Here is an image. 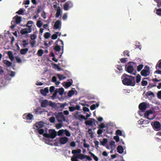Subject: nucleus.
<instances>
[{
	"instance_id": "1",
	"label": "nucleus",
	"mask_w": 161,
	"mask_h": 161,
	"mask_svg": "<svg viewBox=\"0 0 161 161\" xmlns=\"http://www.w3.org/2000/svg\"><path fill=\"white\" fill-rule=\"evenodd\" d=\"M81 150L78 149L77 150H72V153L73 154V156L71 158L72 161H80L78 159H80L81 160H83L85 158H86L89 161H92V160L91 157L87 155H84L80 154Z\"/></svg>"
},
{
	"instance_id": "2",
	"label": "nucleus",
	"mask_w": 161,
	"mask_h": 161,
	"mask_svg": "<svg viewBox=\"0 0 161 161\" xmlns=\"http://www.w3.org/2000/svg\"><path fill=\"white\" fill-rule=\"evenodd\" d=\"M123 84L128 86H134L136 85L135 77L124 74L121 77Z\"/></svg>"
},
{
	"instance_id": "3",
	"label": "nucleus",
	"mask_w": 161,
	"mask_h": 161,
	"mask_svg": "<svg viewBox=\"0 0 161 161\" xmlns=\"http://www.w3.org/2000/svg\"><path fill=\"white\" fill-rule=\"evenodd\" d=\"M22 18L21 17L19 16L18 15L15 16L13 18V20L11 22V25L10 26V28L11 29H13L15 27L17 24H19L21 21Z\"/></svg>"
},
{
	"instance_id": "4",
	"label": "nucleus",
	"mask_w": 161,
	"mask_h": 161,
	"mask_svg": "<svg viewBox=\"0 0 161 161\" xmlns=\"http://www.w3.org/2000/svg\"><path fill=\"white\" fill-rule=\"evenodd\" d=\"M131 63L133 64H135L133 62H129L125 66V70L128 73L135 74V73H133L134 70V67L132 65H131Z\"/></svg>"
},
{
	"instance_id": "5",
	"label": "nucleus",
	"mask_w": 161,
	"mask_h": 161,
	"mask_svg": "<svg viewBox=\"0 0 161 161\" xmlns=\"http://www.w3.org/2000/svg\"><path fill=\"white\" fill-rule=\"evenodd\" d=\"M49 133H44L43 136L46 138H54L57 135V132L54 130L50 129L49 130Z\"/></svg>"
},
{
	"instance_id": "6",
	"label": "nucleus",
	"mask_w": 161,
	"mask_h": 161,
	"mask_svg": "<svg viewBox=\"0 0 161 161\" xmlns=\"http://www.w3.org/2000/svg\"><path fill=\"white\" fill-rule=\"evenodd\" d=\"M151 125L155 130L158 131L161 130V124L159 122L155 121L151 123Z\"/></svg>"
},
{
	"instance_id": "7",
	"label": "nucleus",
	"mask_w": 161,
	"mask_h": 161,
	"mask_svg": "<svg viewBox=\"0 0 161 161\" xmlns=\"http://www.w3.org/2000/svg\"><path fill=\"white\" fill-rule=\"evenodd\" d=\"M53 7L55 10L56 11L55 17L58 18L62 14V11L60 6L57 4L54 5Z\"/></svg>"
},
{
	"instance_id": "8",
	"label": "nucleus",
	"mask_w": 161,
	"mask_h": 161,
	"mask_svg": "<svg viewBox=\"0 0 161 161\" xmlns=\"http://www.w3.org/2000/svg\"><path fill=\"white\" fill-rule=\"evenodd\" d=\"M55 116L58 122H62L65 121V117L62 112H58Z\"/></svg>"
},
{
	"instance_id": "9",
	"label": "nucleus",
	"mask_w": 161,
	"mask_h": 161,
	"mask_svg": "<svg viewBox=\"0 0 161 161\" xmlns=\"http://www.w3.org/2000/svg\"><path fill=\"white\" fill-rule=\"evenodd\" d=\"M149 67L146 65L144 67V69L142 70L141 72V75L144 76H147L150 74Z\"/></svg>"
},
{
	"instance_id": "10",
	"label": "nucleus",
	"mask_w": 161,
	"mask_h": 161,
	"mask_svg": "<svg viewBox=\"0 0 161 161\" xmlns=\"http://www.w3.org/2000/svg\"><path fill=\"white\" fill-rule=\"evenodd\" d=\"M78 112H76L74 115V117L77 119L82 121L83 119L86 120L87 118H86L82 114H78Z\"/></svg>"
},
{
	"instance_id": "11",
	"label": "nucleus",
	"mask_w": 161,
	"mask_h": 161,
	"mask_svg": "<svg viewBox=\"0 0 161 161\" xmlns=\"http://www.w3.org/2000/svg\"><path fill=\"white\" fill-rule=\"evenodd\" d=\"M23 117L24 119L27 120H32L34 118L33 115L31 113H28V114H23Z\"/></svg>"
},
{
	"instance_id": "12",
	"label": "nucleus",
	"mask_w": 161,
	"mask_h": 161,
	"mask_svg": "<svg viewBox=\"0 0 161 161\" xmlns=\"http://www.w3.org/2000/svg\"><path fill=\"white\" fill-rule=\"evenodd\" d=\"M32 31V29L31 28H25L22 29L20 31V33L22 35H25L28 33H30Z\"/></svg>"
},
{
	"instance_id": "13",
	"label": "nucleus",
	"mask_w": 161,
	"mask_h": 161,
	"mask_svg": "<svg viewBox=\"0 0 161 161\" xmlns=\"http://www.w3.org/2000/svg\"><path fill=\"white\" fill-rule=\"evenodd\" d=\"M44 126V123L42 122H38L34 124L33 126L34 128H36L37 129L41 128Z\"/></svg>"
},
{
	"instance_id": "14",
	"label": "nucleus",
	"mask_w": 161,
	"mask_h": 161,
	"mask_svg": "<svg viewBox=\"0 0 161 161\" xmlns=\"http://www.w3.org/2000/svg\"><path fill=\"white\" fill-rule=\"evenodd\" d=\"M138 108L142 112L144 111L147 108L146 103L144 102L140 103L139 105Z\"/></svg>"
},
{
	"instance_id": "15",
	"label": "nucleus",
	"mask_w": 161,
	"mask_h": 161,
	"mask_svg": "<svg viewBox=\"0 0 161 161\" xmlns=\"http://www.w3.org/2000/svg\"><path fill=\"white\" fill-rule=\"evenodd\" d=\"M80 107L79 105H76L75 107L71 106L69 108V110L70 112H73L75 110H80Z\"/></svg>"
},
{
	"instance_id": "16",
	"label": "nucleus",
	"mask_w": 161,
	"mask_h": 161,
	"mask_svg": "<svg viewBox=\"0 0 161 161\" xmlns=\"http://www.w3.org/2000/svg\"><path fill=\"white\" fill-rule=\"evenodd\" d=\"M61 25V21L59 20H57L54 24V29H57L60 28Z\"/></svg>"
},
{
	"instance_id": "17",
	"label": "nucleus",
	"mask_w": 161,
	"mask_h": 161,
	"mask_svg": "<svg viewBox=\"0 0 161 161\" xmlns=\"http://www.w3.org/2000/svg\"><path fill=\"white\" fill-rule=\"evenodd\" d=\"M68 141V138L66 137H61L60 139V142L61 144H66Z\"/></svg>"
},
{
	"instance_id": "18",
	"label": "nucleus",
	"mask_w": 161,
	"mask_h": 161,
	"mask_svg": "<svg viewBox=\"0 0 161 161\" xmlns=\"http://www.w3.org/2000/svg\"><path fill=\"white\" fill-rule=\"evenodd\" d=\"M153 113V111L151 110H149L148 111H146L145 112L144 115L145 117L147 118V119H153V118H150L148 117V116L150 115V114H152Z\"/></svg>"
},
{
	"instance_id": "19",
	"label": "nucleus",
	"mask_w": 161,
	"mask_h": 161,
	"mask_svg": "<svg viewBox=\"0 0 161 161\" xmlns=\"http://www.w3.org/2000/svg\"><path fill=\"white\" fill-rule=\"evenodd\" d=\"M115 67L118 70H119V71H116V72L119 74L122 73L123 71V68L121 64H117L115 65Z\"/></svg>"
},
{
	"instance_id": "20",
	"label": "nucleus",
	"mask_w": 161,
	"mask_h": 161,
	"mask_svg": "<svg viewBox=\"0 0 161 161\" xmlns=\"http://www.w3.org/2000/svg\"><path fill=\"white\" fill-rule=\"evenodd\" d=\"M72 82H64L63 86L66 88H68L73 83V80L72 79H70Z\"/></svg>"
},
{
	"instance_id": "21",
	"label": "nucleus",
	"mask_w": 161,
	"mask_h": 161,
	"mask_svg": "<svg viewBox=\"0 0 161 161\" xmlns=\"http://www.w3.org/2000/svg\"><path fill=\"white\" fill-rule=\"evenodd\" d=\"M49 92V89L48 87L45 88L44 89H41L40 92L44 96H46Z\"/></svg>"
},
{
	"instance_id": "22",
	"label": "nucleus",
	"mask_w": 161,
	"mask_h": 161,
	"mask_svg": "<svg viewBox=\"0 0 161 161\" xmlns=\"http://www.w3.org/2000/svg\"><path fill=\"white\" fill-rule=\"evenodd\" d=\"M71 4V2L70 1H68L65 3L64 5V9L65 10H67L69 9V5Z\"/></svg>"
},
{
	"instance_id": "23",
	"label": "nucleus",
	"mask_w": 161,
	"mask_h": 161,
	"mask_svg": "<svg viewBox=\"0 0 161 161\" xmlns=\"http://www.w3.org/2000/svg\"><path fill=\"white\" fill-rule=\"evenodd\" d=\"M48 102L47 100H44L41 103V106L43 108L46 107L48 105Z\"/></svg>"
},
{
	"instance_id": "24",
	"label": "nucleus",
	"mask_w": 161,
	"mask_h": 161,
	"mask_svg": "<svg viewBox=\"0 0 161 161\" xmlns=\"http://www.w3.org/2000/svg\"><path fill=\"white\" fill-rule=\"evenodd\" d=\"M3 62L4 64L5 65V66L8 67L11 66L12 64L11 62L7 60H3Z\"/></svg>"
},
{
	"instance_id": "25",
	"label": "nucleus",
	"mask_w": 161,
	"mask_h": 161,
	"mask_svg": "<svg viewBox=\"0 0 161 161\" xmlns=\"http://www.w3.org/2000/svg\"><path fill=\"white\" fill-rule=\"evenodd\" d=\"M91 119L92 120H86L85 122V124H86V125H89V126H92V123H93V121H94L95 119H94L92 118Z\"/></svg>"
},
{
	"instance_id": "26",
	"label": "nucleus",
	"mask_w": 161,
	"mask_h": 161,
	"mask_svg": "<svg viewBox=\"0 0 161 161\" xmlns=\"http://www.w3.org/2000/svg\"><path fill=\"white\" fill-rule=\"evenodd\" d=\"M117 149L119 153L121 154L123 153L124 149L122 146L120 145L118 146Z\"/></svg>"
},
{
	"instance_id": "27",
	"label": "nucleus",
	"mask_w": 161,
	"mask_h": 161,
	"mask_svg": "<svg viewBox=\"0 0 161 161\" xmlns=\"http://www.w3.org/2000/svg\"><path fill=\"white\" fill-rule=\"evenodd\" d=\"M8 54L9 58L11 61H13L14 59V56L12 52L8 51Z\"/></svg>"
},
{
	"instance_id": "28",
	"label": "nucleus",
	"mask_w": 161,
	"mask_h": 161,
	"mask_svg": "<svg viewBox=\"0 0 161 161\" xmlns=\"http://www.w3.org/2000/svg\"><path fill=\"white\" fill-rule=\"evenodd\" d=\"M28 51V48H22L20 51V53L21 54L25 55L27 53Z\"/></svg>"
},
{
	"instance_id": "29",
	"label": "nucleus",
	"mask_w": 161,
	"mask_h": 161,
	"mask_svg": "<svg viewBox=\"0 0 161 161\" xmlns=\"http://www.w3.org/2000/svg\"><path fill=\"white\" fill-rule=\"evenodd\" d=\"M33 24L34 22L32 21H28L27 22L26 26L28 27V28H31V29H32L31 27Z\"/></svg>"
},
{
	"instance_id": "30",
	"label": "nucleus",
	"mask_w": 161,
	"mask_h": 161,
	"mask_svg": "<svg viewBox=\"0 0 161 161\" xmlns=\"http://www.w3.org/2000/svg\"><path fill=\"white\" fill-rule=\"evenodd\" d=\"M89 153L90 154L91 156L92 157L94 160H95L96 161H98V158L95 156L93 153L91 152H89Z\"/></svg>"
},
{
	"instance_id": "31",
	"label": "nucleus",
	"mask_w": 161,
	"mask_h": 161,
	"mask_svg": "<svg viewBox=\"0 0 161 161\" xmlns=\"http://www.w3.org/2000/svg\"><path fill=\"white\" fill-rule=\"evenodd\" d=\"M108 140L106 138H104L103 141H101L100 143L101 145L104 146L106 143L108 142Z\"/></svg>"
},
{
	"instance_id": "32",
	"label": "nucleus",
	"mask_w": 161,
	"mask_h": 161,
	"mask_svg": "<svg viewBox=\"0 0 161 161\" xmlns=\"http://www.w3.org/2000/svg\"><path fill=\"white\" fill-rule=\"evenodd\" d=\"M54 49L55 51L59 52L61 50L60 46L57 44L54 47Z\"/></svg>"
},
{
	"instance_id": "33",
	"label": "nucleus",
	"mask_w": 161,
	"mask_h": 161,
	"mask_svg": "<svg viewBox=\"0 0 161 161\" xmlns=\"http://www.w3.org/2000/svg\"><path fill=\"white\" fill-rule=\"evenodd\" d=\"M147 97H148V96H153V97H154V93L151 91H149L147 92L146 94Z\"/></svg>"
},
{
	"instance_id": "34",
	"label": "nucleus",
	"mask_w": 161,
	"mask_h": 161,
	"mask_svg": "<svg viewBox=\"0 0 161 161\" xmlns=\"http://www.w3.org/2000/svg\"><path fill=\"white\" fill-rule=\"evenodd\" d=\"M38 8L36 11L37 14H39L43 9V7L42 6H38Z\"/></svg>"
},
{
	"instance_id": "35",
	"label": "nucleus",
	"mask_w": 161,
	"mask_h": 161,
	"mask_svg": "<svg viewBox=\"0 0 161 161\" xmlns=\"http://www.w3.org/2000/svg\"><path fill=\"white\" fill-rule=\"evenodd\" d=\"M64 90L63 88H60L58 89V92L60 95H62L64 94Z\"/></svg>"
},
{
	"instance_id": "36",
	"label": "nucleus",
	"mask_w": 161,
	"mask_h": 161,
	"mask_svg": "<svg viewBox=\"0 0 161 161\" xmlns=\"http://www.w3.org/2000/svg\"><path fill=\"white\" fill-rule=\"evenodd\" d=\"M44 53L42 49H40L37 52V54L39 56H42Z\"/></svg>"
},
{
	"instance_id": "37",
	"label": "nucleus",
	"mask_w": 161,
	"mask_h": 161,
	"mask_svg": "<svg viewBox=\"0 0 161 161\" xmlns=\"http://www.w3.org/2000/svg\"><path fill=\"white\" fill-rule=\"evenodd\" d=\"M144 66V65L142 64H140L137 66V70L138 72L140 71L142 69Z\"/></svg>"
},
{
	"instance_id": "38",
	"label": "nucleus",
	"mask_w": 161,
	"mask_h": 161,
	"mask_svg": "<svg viewBox=\"0 0 161 161\" xmlns=\"http://www.w3.org/2000/svg\"><path fill=\"white\" fill-rule=\"evenodd\" d=\"M37 130L39 134L40 135H43L44 134V130L43 129L41 128H39L37 129Z\"/></svg>"
},
{
	"instance_id": "39",
	"label": "nucleus",
	"mask_w": 161,
	"mask_h": 161,
	"mask_svg": "<svg viewBox=\"0 0 161 161\" xmlns=\"http://www.w3.org/2000/svg\"><path fill=\"white\" fill-rule=\"evenodd\" d=\"M88 133L89 135H90L91 138H93L94 137L93 132L92 130V129H89L88 130Z\"/></svg>"
},
{
	"instance_id": "40",
	"label": "nucleus",
	"mask_w": 161,
	"mask_h": 161,
	"mask_svg": "<svg viewBox=\"0 0 161 161\" xmlns=\"http://www.w3.org/2000/svg\"><path fill=\"white\" fill-rule=\"evenodd\" d=\"M141 75L138 74L136 76V82L137 83H138L140 82L141 80Z\"/></svg>"
},
{
	"instance_id": "41",
	"label": "nucleus",
	"mask_w": 161,
	"mask_h": 161,
	"mask_svg": "<svg viewBox=\"0 0 161 161\" xmlns=\"http://www.w3.org/2000/svg\"><path fill=\"white\" fill-rule=\"evenodd\" d=\"M43 23L40 20H38L36 22V26L39 28L41 27Z\"/></svg>"
},
{
	"instance_id": "42",
	"label": "nucleus",
	"mask_w": 161,
	"mask_h": 161,
	"mask_svg": "<svg viewBox=\"0 0 161 161\" xmlns=\"http://www.w3.org/2000/svg\"><path fill=\"white\" fill-rule=\"evenodd\" d=\"M24 12L23 9L21 8L18 11L16 12V13L19 15H23Z\"/></svg>"
},
{
	"instance_id": "43",
	"label": "nucleus",
	"mask_w": 161,
	"mask_h": 161,
	"mask_svg": "<svg viewBox=\"0 0 161 161\" xmlns=\"http://www.w3.org/2000/svg\"><path fill=\"white\" fill-rule=\"evenodd\" d=\"M161 69V60H159L156 66V69Z\"/></svg>"
},
{
	"instance_id": "44",
	"label": "nucleus",
	"mask_w": 161,
	"mask_h": 161,
	"mask_svg": "<svg viewBox=\"0 0 161 161\" xmlns=\"http://www.w3.org/2000/svg\"><path fill=\"white\" fill-rule=\"evenodd\" d=\"M58 93V89H56L54 92L53 96L52 97V98L53 100H54L56 97L57 94Z\"/></svg>"
},
{
	"instance_id": "45",
	"label": "nucleus",
	"mask_w": 161,
	"mask_h": 161,
	"mask_svg": "<svg viewBox=\"0 0 161 161\" xmlns=\"http://www.w3.org/2000/svg\"><path fill=\"white\" fill-rule=\"evenodd\" d=\"M58 79L60 80H64L66 79V77L64 76L63 75H58Z\"/></svg>"
},
{
	"instance_id": "46",
	"label": "nucleus",
	"mask_w": 161,
	"mask_h": 161,
	"mask_svg": "<svg viewBox=\"0 0 161 161\" xmlns=\"http://www.w3.org/2000/svg\"><path fill=\"white\" fill-rule=\"evenodd\" d=\"M64 132V129L59 130L58 132V136H61L62 135Z\"/></svg>"
},
{
	"instance_id": "47",
	"label": "nucleus",
	"mask_w": 161,
	"mask_h": 161,
	"mask_svg": "<svg viewBox=\"0 0 161 161\" xmlns=\"http://www.w3.org/2000/svg\"><path fill=\"white\" fill-rule=\"evenodd\" d=\"M64 132L65 133V135L67 136H70L71 134L69 130H64Z\"/></svg>"
},
{
	"instance_id": "48",
	"label": "nucleus",
	"mask_w": 161,
	"mask_h": 161,
	"mask_svg": "<svg viewBox=\"0 0 161 161\" xmlns=\"http://www.w3.org/2000/svg\"><path fill=\"white\" fill-rule=\"evenodd\" d=\"M116 134L117 135V136H121L122 135V132L121 130H118L116 132Z\"/></svg>"
},
{
	"instance_id": "49",
	"label": "nucleus",
	"mask_w": 161,
	"mask_h": 161,
	"mask_svg": "<svg viewBox=\"0 0 161 161\" xmlns=\"http://www.w3.org/2000/svg\"><path fill=\"white\" fill-rule=\"evenodd\" d=\"M51 35L50 33L48 32L45 33L44 35V37L46 39L48 38Z\"/></svg>"
},
{
	"instance_id": "50",
	"label": "nucleus",
	"mask_w": 161,
	"mask_h": 161,
	"mask_svg": "<svg viewBox=\"0 0 161 161\" xmlns=\"http://www.w3.org/2000/svg\"><path fill=\"white\" fill-rule=\"evenodd\" d=\"M93 142L95 144V147L96 148H97L99 147V142L98 141L95 140Z\"/></svg>"
},
{
	"instance_id": "51",
	"label": "nucleus",
	"mask_w": 161,
	"mask_h": 161,
	"mask_svg": "<svg viewBox=\"0 0 161 161\" xmlns=\"http://www.w3.org/2000/svg\"><path fill=\"white\" fill-rule=\"evenodd\" d=\"M48 105H50V106L52 107H54L56 106V104L55 103H53L51 101H50Z\"/></svg>"
},
{
	"instance_id": "52",
	"label": "nucleus",
	"mask_w": 161,
	"mask_h": 161,
	"mask_svg": "<svg viewBox=\"0 0 161 161\" xmlns=\"http://www.w3.org/2000/svg\"><path fill=\"white\" fill-rule=\"evenodd\" d=\"M156 14L161 16V8H159L156 10Z\"/></svg>"
},
{
	"instance_id": "53",
	"label": "nucleus",
	"mask_w": 161,
	"mask_h": 161,
	"mask_svg": "<svg viewBox=\"0 0 161 161\" xmlns=\"http://www.w3.org/2000/svg\"><path fill=\"white\" fill-rule=\"evenodd\" d=\"M74 92L73 90H71L69 91L68 94V96L70 97L74 94Z\"/></svg>"
},
{
	"instance_id": "54",
	"label": "nucleus",
	"mask_w": 161,
	"mask_h": 161,
	"mask_svg": "<svg viewBox=\"0 0 161 161\" xmlns=\"http://www.w3.org/2000/svg\"><path fill=\"white\" fill-rule=\"evenodd\" d=\"M22 42L23 44H22L24 47H25L28 45V43H27L26 41L25 40H24Z\"/></svg>"
},
{
	"instance_id": "55",
	"label": "nucleus",
	"mask_w": 161,
	"mask_h": 161,
	"mask_svg": "<svg viewBox=\"0 0 161 161\" xmlns=\"http://www.w3.org/2000/svg\"><path fill=\"white\" fill-rule=\"evenodd\" d=\"M127 58H122L120 60L121 62L122 63H125L127 61Z\"/></svg>"
},
{
	"instance_id": "56",
	"label": "nucleus",
	"mask_w": 161,
	"mask_h": 161,
	"mask_svg": "<svg viewBox=\"0 0 161 161\" xmlns=\"http://www.w3.org/2000/svg\"><path fill=\"white\" fill-rule=\"evenodd\" d=\"M15 74V72L14 71H10L9 73V75L11 77H14V76Z\"/></svg>"
},
{
	"instance_id": "57",
	"label": "nucleus",
	"mask_w": 161,
	"mask_h": 161,
	"mask_svg": "<svg viewBox=\"0 0 161 161\" xmlns=\"http://www.w3.org/2000/svg\"><path fill=\"white\" fill-rule=\"evenodd\" d=\"M36 42L35 40H33V41H30V43L32 47H34V46L36 44Z\"/></svg>"
},
{
	"instance_id": "58",
	"label": "nucleus",
	"mask_w": 161,
	"mask_h": 161,
	"mask_svg": "<svg viewBox=\"0 0 161 161\" xmlns=\"http://www.w3.org/2000/svg\"><path fill=\"white\" fill-rule=\"evenodd\" d=\"M129 52L128 51H127V50L123 52L124 56H129Z\"/></svg>"
},
{
	"instance_id": "59",
	"label": "nucleus",
	"mask_w": 161,
	"mask_h": 161,
	"mask_svg": "<svg viewBox=\"0 0 161 161\" xmlns=\"http://www.w3.org/2000/svg\"><path fill=\"white\" fill-rule=\"evenodd\" d=\"M49 121L51 123H54L55 122V118L53 117H52L49 119Z\"/></svg>"
},
{
	"instance_id": "60",
	"label": "nucleus",
	"mask_w": 161,
	"mask_h": 161,
	"mask_svg": "<svg viewBox=\"0 0 161 161\" xmlns=\"http://www.w3.org/2000/svg\"><path fill=\"white\" fill-rule=\"evenodd\" d=\"M147 84V82L146 80H143L141 82V85L143 86H145Z\"/></svg>"
},
{
	"instance_id": "61",
	"label": "nucleus",
	"mask_w": 161,
	"mask_h": 161,
	"mask_svg": "<svg viewBox=\"0 0 161 161\" xmlns=\"http://www.w3.org/2000/svg\"><path fill=\"white\" fill-rule=\"evenodd\" d=\"M157 96L158 98L161 99V91H159L158 92Z\"/></svg>"
},
{
	"instance_id": "62",
	"label": "nucleus",
	"mask_w": 161,
	"mask_h": 161,
	"mask_svg": "<svg viewBox=\"0 0 161 161\" xmlns=\"http://www.w3.org/2000/svg\"><path fill=\"white\" fill-rule=\"evenodd\" d=\"M41 16L44 19H46V14L44 11H43V12L41 14Z\"/></svg>"
},
{
	"instance_id": "63",
	"label": "nucleus",
	"mask_w": 161,
	"mask_h": 161,
	"mask_svg": "<svg viewBox=\"0 0 161 161\" xmlns=\"http://www.w3.org/2000/svg\"><path fill=\"white\" fill-rule=\"evenodd\" d=\"M57 37L58 36L57 34H54L52 35L51 37L53 39H55L57 38Z\"/></svg>"
},
{
	"instance_id": "64",
	"label": "nucleus",
	"mask_w": 161,
	"mask_h": 161,
	"mask_svg": "<svg viewBox=\"0 0 161 161\" xmlns=\"http://www.w3.org/2000/svg\"><path fill=\"white\" fill-rule=\"evenodd\" d=\"M114 138L117 142H119V138L118 136H114Z\"/></svg>"
}]
</instances>
